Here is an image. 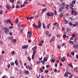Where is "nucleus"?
<instances>
[{"instance_id": "1", "label": "nucleus", "mask_w": 78, "mask_h": 78, "mask_svg": "<svg viewBox=\"0 0 78 78\" xmlns=\"http://www.w3.org/2000/svg\"><path fill=\"white\" fill-rule=\"evenodd\" d=\"M38 26L37 25H36L35 23H34L33 24V25L34 27H35L36 28H41V21L39 20L38 22Z\"/></svg>"}, {"instance_id": "2", "label": "nucleus", "mask_w": 78, "mask_h": 78, "mask_svg": "<svg viewBox=\"0 0 78 78\" xmlns=\"http://www.w3.org/2000/svg\"><path fill=\"white\" fill-rule=\"evenodd\" d=\"M77 15V12L76 10H73L71 11V15H74V16H76Z\"/></svg>"}, {"instance_id": "3", "label": "nucleus", "mask_w": 78, "mask_h": 78, "mask_svg": "<svg viewBox=\"0 0 78 78\" xmlns=\"http://www.w3.org/2000/svg\"><path fill=\"white\" fill-rule=\"evenodd\" d=\"M2 29L5 30L4 31L5 33H8L9 32V29H8V28H7L6 27H3Z\"/></svg>"}, {"instance_id": "4", "label": "nucleus", "mask_w": 78, "mask_h": 78, "mask_svg": "<svg viewBox=\"0 0 78 78\" xmlns=\"http://www.w3.org/2000/svg\"><path fill=\"white\" fill-rule=\"evenodd\" d=\"M47 16H53V15H54V14H53V12H48L47 13Z\"/></svg>"}, {"instance_id": "5", "label": "nucleus", "mask_w": 78, "mask_h": 78, "mask_svg": "<svg viewBox=\"0 0 78 78\" xmlns=\"http://www.w3.org/2000/svg\"><path fill=\"white\" fill-rule=\"evenodd\" d=\"M66 5V4L65 3H62V4L60 5V6L61 8H62V9H63L64 8V7H65V6Z\"/></svg>"}, {"instance_id": "6", "label": "nucleus", "mask_w": 78, "mask_h": 78, "mask_svg": "<svg viewBox=\"0 0 78 78\" xmlns=\"http://www.w3.org/2000/svg\"><path fill=\"white\" fill-rule=\"evenodd\" d=\"M36 51H33V55L32 57V59H34V55H35V54H36Z\"/></svg>"}, {"instance_id": "7", "label": "nucleus", "mask_w": 78, "mask_h": 78, "mask_svg": "<svg viewBox=\"0 0 78 78\" xmlns=\"http://www.w3.org/2000/svg\"><path fill=\"white\" fill-rule=\"evenodd\" d=\"M69 72H66L65 73V74L64 75V76H65V77H68V75H69Z\"/></svg>"}, {"instance_id": "8", "label": "nucleus", "mask_w": 78, "mask_h": 78, "mask_svg": "<svg viewBox=\"0 0 78 78\" xmlns=\"http://www.w3.org/2000/svg\"><path fill=\"white\" fill-rule=\"evenodd\" d=\"M73 47L74 48H75V49H78V44H74Z\"/></svg>"}, {"instance_id": "9", "label": "nucleus", "mask_w": 78, "mask_h": 78, "mask_svg": "<svg viewBox=\"0 0 78 78\" xmlns=\"http://www.w3.org/2000/svg\"><path fill=\"white\" fill-rule=\"evenodd\" d=\"M28 45L23 46H22V48L23 49H25V48H28Z\"/></svg>"}, {"instance_id": "10", "label": "nucleus", "mask_w": 78, "mask_h": 78, "mask_svg": "<svg viewBox=\"0 0 78 78\" xmlns=\"http://www.w3.org/2000/svg\"><path fill=\"white\" fill-rule=\"evenodd\" d=\"M68 66H70L71 68H73V66H72V63H71L68 64Z\"/></svg>"}, {"instance_id": "11", "label": "nucleus", "mask_w": 78, "mask_h": 78, "mask_svg": "<svg viewBox=\"0 0 78 78\" xmlns=\"http://www.w3.org/2000/svg\"><path fill=\"white\" fill-rule=\"evenodd\" d=\"M65 57L62 58H61V61L62 62H64L65 61Z\"/></svg>"}, {"instance_id": "12", "label": "nucleus", "mask_w": 78, "mask_h": 78, "mask_svg": "<svg viewBox=\"0 0 78 78\" xmlns=\"http://www.w3.org/2000/svg\"><path fill=\"white\" fill-rule=\"evenodd\" d=\"M48 59V57L45 58H44V62H47V60Z\"/></svg>"}, {"instance_id": "13", "label": "nucleus", "mask_w": 78, "mask_h": 78, "mask_svg": "<svg viewBox=\"0 0 78 78\" xmlns=\"http://www.w3.org/2000/svg\"><path fill=\"white\" fill-rule=\"evenodd\" d=\"M68 6H69V5L67 4L65 8H66L67 9H69V8Z\"/></svg>"}, {"instance_id": "14", "label": "nucleus", "mask_w": 78, "mask_h": 78, "mask_svg": "<svg viewBox=\"0 0 78 78\" xmlns=\"http://www.w3.org/2000/svg\"><path fill=\"white\" fill-rule=\"evenodd\" d=\"M15 63L16 66H18V65H19V64L18 63V62H17V60H16L15 61Z\"/></svg>"}, {"instance_id": "15", "label": "nucleus", "mask_w": 78, "mask_h": 78, "mask_svg": "<svg viewBox=\"0 0 78 78\" xmlns=\"http://www.w3.org/2000/svg\"><path fill=\"white\" fill-rule=\"evenodd\" d=\"M6 22L7 23H11V21L9 20H7L6 21Z\"/></svg>"}, {"instance_id": "16", "label": "nucleus", "mask_w": 78, "mask_h": 78, "mask_svg": "<svg viewBox=\"0 0 78 78\" xmlns=\"http://www.w3.org/2000/svg\"><path fill=\"white\" fill-rule=\"evenodd\" d=\"M37 49V46H35L32 48V50H36Z\"/></svg>"}, {"instance_id": "17", "label": "nucleus", "mask_w": 78, "mask_h": 78, "mask_svg": "<svg viewBox=\"0 0 78 78\" xmlns=\"http://www.w3.org/2000/svg\"><path fill=\"white\" fill-rule=\"evenodd\" d=\"M55 37H53L51 39V41H55Z\"/></svg>"}, {"instance_id": "18", "label": "nucleus", "mask_w": 78, "mask_h": 78, "mask_svg": "<svg viewBox=\"0 0 78 78\" xmlns=\"http://www.w3.org/2000/svg\"><path fill=\"white\" fill-rule=\"evenodd\" d=\"M65 22V24H67L68 23V21L67 20H64Z\"/></svg>"}, {"instance_id": "19", "label": "nucleus", "mask_w": 78, "mask_h": 78, "mask_svg": "<svg viewBox=\"0 0 78 78\" xmlns=\"http://www.w3.org/2000/svg\"><path fill=\"white\" fill-rule=\"evenodd\" d=\"M6 7L7 9H10V8H11V7L10 6H9L8 5H7L6 6Z\"/></svg>"}, {"instance_id": "20", "label": "nucleus", "mask_w": 78, "mask_h": 78, "mask_svg": "<svg viewBox=\"0 0 78 78\" xmlns=\"http://www.w3.org/2000/svg\"><path fill=\"white\" fill-rule=\"evenodd\" d=\"M74 42L75 43H77V41H78V38H75V39H74Z\"/></svg>"}, {"instance_id": "21", "label": "nucleus", "mask_w": 78, "mask_h": 78, "mask_svg": "<svg viewBox=\"0 0 78 78\" xmlns=\"http://www.w3.org/2000/svg\"><path fill=\"white\" fill-rule=\"evenodd\" d=\"M45 34L46 35H47V36H48V34H49V32L48 31H46L45 32Z\"/></svg>"}, {"instance_id": "22", "label": "nucleus", "mask_w": 78, "mask_h": 78, "mask_svg": "<svg viewBox=\"0 0 78 78\" xmlns=\"http://www.w3.org/2000/svg\"><path fill=\"white\" fill-rule=\"evenodd\" d=\"M32 36V31L30 32V37H31Z\"/></svg>"}, {"instance_id": "23", "label": "nucleus", "mask_w": 78, "mask_h": 78, "mask_svg": "<svg viewBox=\"0 0 78 78\" xmlns=\"http://www.w3.org/2000/svg\"><path fill=\"white\" fill-rule=\"evenodd\" d=\"M69 24L70 26H72V25H73V24H72V22H69Z\"/></svg>"}, {"instance_id": "24", "label": "nucleus", "mask_w": 78, "mask_h": 78, "mask_svg": "<svg viewBox=\"0 0 78 78\" xmlns=\"http://www.w3.org/2000/svg\"><path fill=\"white\" fill-rule=\"evenodd\" d=\"M47 8H44L42 9V11L44 12H45V11H47Z\"/></svg>"}, {"instance_id": "25", "label": "nucleus", "mask_w": 78, "mask_h": 78, "mask_svg": "<svg viewBox=\"0 0 78 78\" xmlns=\"http://www.w3.org/2000/svg\"><path fill=\"white\" fill-rule=\"evenodd\" d=\"M12 41L14 42V43H16L17 40L16 39H13L12 40Z\"/></svg>"}, {"instance_id": "26", "label": "nucleus", "mask_w": 78, "mask_h": 78, "mask_svg": "<svg viewBox=\"0 0 78 78\" xmlns=\"http://www.w3.org/2000/svg\"><path fill=\"white\" fill-rule=\"evenodd\" d=\"M25 73H27V74H29V72L28 71L25 70Z\"/></svg>"}, {"instance_id": "27", "label": "nucleus", "mask_w": 78, "mask_h": 78, "mask_svg": "<svg viewBox=\"0 0 78 78\" xmlns=\"http://www.w3.org/2000/svg\"><path fill=\"white\" fill-rule=\"evenodd\" d=\"M77 67L75 68L74 69V70L76 72H77V71H78V69H77Z\"/></svg>"}, {"instance_id": "28", "label": "nucleus", "mask_w": 78, "mask_h": 78, "mask_svg": "<svg viewBox=\"0 0 78 78\" xmlns=\"http://www.w3.org/2000/svg\"><path fill=\"white\" fill-rule=\"evenodd\" d=\"M72 4H73V5H75V3H76V2L75 1H72Z\"/></svg>"}, {"instance_id": "29", "label": "nucleus", "mask_w": 78, "mask_h": 78, "mask_svg": "<svg viewBox=\"0 0 78 78\" xmlns=\"http://www.w3.org/2000/svg\"><path fill=\"white\" fill-rule=\"evenodd\" d=\"M32 67H33V65H32V64H31V63L30 64V69H31V70H32Z\"/></svg>"}, {"instance_id": "30", "label": "nucleus", "mask_w": 78, "mask_h": 78, "mask_svg": "<svg viewBox=\"0 0 78 78\" xmlns=\"http://www.w3.org/2000/svg\"><path fill=\"white\" fill-rule=\"evenodd\" d=\"M59 12H61V11H62V9L60 8L58 10Z\"/></svg>"}, {"instance_id": "31", "label": "nucleus", "mask_w": 78, "mask_h": 78, "mask_svg": "<svg viewBox=\"0 0 78 78\" xmlns=\"http://www.w3.org/2000/svg\"><path fill=\"white\" fill-rule=\"evenodd\" d=\"M18 19H16L15 20V23H18Z\"/></svg>"}, {"instance_id": "32", "label": "nucleus", "mask_w": 78, "mask_h": 78, "mask_svg": "<svg viewBox=\"0 0 78 78\" xmlns=\"http://www.w3.org/2000/svg\"><path fill=\"white\" fill-rule=\"evenodd\" d=\"M27 37H30V32L29 31L28 32V33H27Z\"/></svg>"}, {"instance_id": "33", "label": "nucleus", "mask_w": 78, "mask_h": 78, "mask_svg": "<svg viewBox=\"0 0 78 78\" xmlns=\"http://www.w3.org/2000/svg\"><path fill=\"white\" fill-rule=\"evenodd\" d=\"M25 6V5L24 4L22 5H20V8H23V6Z\"/></svg>"}, {"instance_id": "34", "label": "nucleus", "mask_w": 78, "mask_h": 78, "mask_svg": "<svg viewBox=\"0 0 78 78\" xmlns=\"http://www.w3.org/2000/svg\"><path fill=\"white\" fill-rule=\"evenodd\" d=\"M26 69H28L30 70V66H26Z\"/></svg>"}, {"instance_id": "35", "label": "nucleus", "mask_w": 78, "mask_h": 78, "mask_svg": "<svg viewBox=\"0 0 78 78\" xmlns=\"http://www.w3.org/2000/svg\"><path fill=\"white\" fill-rule=\"evenodd\" d=\"M49 71L48 70H45L44 71V73H48Z\"/></svg>"}, {"instance_id": "36", "label": "nucleus", "mask_w": 78, "mask_h": 78, "mask_svg": "<svg viewBox=\"0 0 78 78\" xmlns=\"http://www.w3.org/2000/svg\"><path fill=\"white\" fill-rule=\"evenodd\" d=\"M70 31V29H67L66 30V31L67 32H69Z\"/></svg>"}, {"instance_id": "37", "label": "nucleus", "mask_w": 78, "mask_h": 78, "mask_svg": "<svg viewBox=\"0 0 78 78\" xmlns=\"http://www.w3.org/2000/svg\"><path fill=\"white\" fill-rule=\"evenodd\" d=\"M9 2H11L12 3L14 2V0H10L9 1Z\"/></svg>"}, {"instance_id": "38", "label": "nucleus", "mask_w": 78, "mask_h": 78, "mask_svg": "<svg viewBox=\"0 0 78 78\" xmlns=\"http://www.w3.org/2000/svg\"><path fill=\"white\" fill-rule=\"evenodd\" d=\"M49 28H50V26L48 24L47 27V29H49Z\"/></svg>"}, {"instance_id": "39", "label": "nucleus", "mask_w": 78, "mask_h": 78, "mask_svg": "<svg viewBox=\"0 0 78 78\" xmlns=\"http://www.w3.org/2000/svg\"><path fill=\"white\" fill-rule=\"evenodd\" d=\"M14 53H15V52H14V51H12L11 52V54H12V55H14Z\"/></svg>"}, {"instance_id": "40", "label": "nucleus", "mask_w": 78, "mask_h": 78, "mask_svg": "<svg viewBox=\"0 0 78 78\" xmlns=\"http://www.w3.org/2000/svg\"><path fill=\"white\" fill-rule=\"evenodd\" d=\"M73 27H75L76 26V24H74L73 25Z\"/></svg>"}, {"instance_id": "41", "label": "nucleus", "mask_w": 78, "mask_h": 78, "mask_svg": "<svg viewBox=\"0 0 78 78\" xmlns=\"http://www.w3.org/2000/svg\"><path fill=\"white\" fill-rule=\"evenodd\" d=\"M71 53L73 55H75V52H73V51Z\"/></svg>"}, {"instance_id": "42", "label": "nucleus", "mask_w": 78, "mask_h": 78, "mask_svg": "<svg viewBox=\"0 0 78 78\" xmlns=\"http://www.w3.org/2000/svg\"><path fill=\"white\" fill-rule=\"evenodd\" d=\"M55 61V59L51 60V62H54Z\"/></svg>"}, {"instance_id": "43", "label": "nucleus", "mask_w": 78, "mask_h": 78, "mask_svg": "<svg viewBox=\"0 0 78 78\" xmlns=\"http://www.w3.org/2000/svg\"><path fill=\"white\" fill-rule=\"evenodd\" d=\"M3 13V11L2 10H0V14H2Z\"/></svg>"}, {"instance_id": "44", "label": "nucleus", "mask_w": 78, "mask_h": 78, "mask_svg": "<svg viewBox=\"0 0 78 78\" xmlns=\"http://www.w3.org/2000/svg\"><path fill=\"white\" fill-rule=\"evenodd\" d=\"M63 38H66V34L63 35Z\"/></svg>"}, {"instance_id": "45", "label": "nucleus", "mask_w": 78, "mask_h": 78, "mask_svg": "<svg viewBox=\"0 0 78 78\" xmlns=\"http://www.w3.org/2000/svg\"><path fill=\"white\" fill-rule=\"evenodd\" d=\"M50 67V65H48L46 66V68H48V67Z\"/></svg>"}, {"instance_id": "46", "label": "nucleus", "mask_w": 78, "mask_h": 78, "mask_svg": "<svg viewBox=\"0 0 78 78\" xmlns=\"http://www.w3.org/2000/svg\"><path fill=\"white\" fill-rule=\"evenodd\" d=\"M40 70H41V73H42V72H43L44 71H43V70H42V68H40Z\"/></svg>"}, {"instance_id": "47", "label": "nucleus", "mask_w": 78, "mask_h": 78, "mask_svg": "<svg viewBox=\"0 0 78 78\" xmlns=\"http://www.w3.org/2000/svg\"><path fill=\"white\" fill-rule=\"evenodd\" d=\"M41 62H42L43 64H44V63H45V62L44 61H41Z\"/></svg>"}, {"instance_id": "48", "label": "nucleus", "mask_w": 78, "mask_h": 78, "mask_svg": "<svg viewBox=\"0 0 78 78\" xmlns=\"http://www.w3.org/2000/svg\"><path fill=\"white\" fill-rule=\"evenodd\" d=\"M38 45L40 46H42V43H39L38 44Z\"/></svg>"}, {"instance_id": "49", "label": "nucleus", "mask_w": 78, "mask_h": 78, "mask_svg": "<svg viewBox=\"0 0 78 78\" xmlns=\"http://www.w3.org/2000/svg\"><path fill=\"white\" fill-rule=\"evenodd\" d=\"M54 72H55V73H56V72H57V69H55L54 70Z\"/></svg>"}, {"instance_id": "50", "label": "nucleus", "mask_w": 78, "mask_h": 78, "mask_svg": "<svg viewBox=\"0 0 78 78\" xmlns=\"http://www.w3.org/2000/svg\"><path fill=\"white\" fill-rule=\"evenodd\" d=\"M14 65V62H12V63H11V66H13Z\"/></svg>"}, {"instance_id": "51", "label": "nucleus", "mask_w": 78, "mask_h": 78, "mask_svg": "<svg viewBox=\"0 0 78 78\" xmlns=\"http://www.w3.org/2000/svg\"><path fill=\"white\" fill-rule=\"evenodd\" d=\"M60 16L61 17H63V14H62V13H61V14H60Z\"/></svg>"}, {"instance_id": "52", "label": "nucleus", "mask_w": 78, "mask_h": 78, "mask_svg": "<svg viewBox=\"0 0 78 78\" xmlns=\"http://www.w3.org/2000/svg\"><path fill=\"white\" fill-rule=\"evenodd\" d=\"M28 4V2L27 1H25L24 3V5H25V4Z\"/></svg>"}, {"instance_id": "53", "label": "nucleus", "mask_w": 78, "mask_h": 78, "mask_svg": "<svg viewBox=\"0 0 78 78\" xmlns=\"http://www.w3.org/2000/svg\"><path fill=\"white\" fill-rule=\"evenodd\" d=\"M70 9H71V10H73V9H74V8H73L71 7H70Z\"/></svg>"}, {"instance_id": "54", "label": "nucleus", "mask_w": 78, "mask_h": 78, "mask_svg": "<svg viewBox=\"0 0 78 78\" xmlns=\"http://www.w3.org/2000/svg\"><path fill=\"white\" fill-rule=\"evenodd\" d=\"M69 19H70L71 20H73V18L71 17H70Z\"/></svg>"}, {"instance_id": "55", "label": "nucleus", "mask_w": 78, "mask_h": 78, "mask_svg": "<svg viewBox=\"0 0 78 78\" xmlns=\"http://www.w3.org/2000/svg\"><path fill=\"white\" fill-rule=\"evenodd\" d=\"M33 19V16L30 17V20H31V19Z\"/></svg>"}, {"instance_id": "56", "label": "nucleus", "mask_w": 78, "mask_h": 78, "mask_svg": "<svg viewBox=\"0 0 78 78\" xmlns=\"http://www.w3.org/2000/svg\"><path fill=\"white\" fill-rule=\"evenodd\" d=\"M73 37H75V34H73L72 35Z\"/></svg>"}, {"instance_id": "57", "label": "nucleus", "mask_w": 78, "mask_h": 78, "mask_svg": "<svg viewBox=\"0 0 78 78\" xmlns=\"http://www.w3.org/2000/svg\"><path fill=\"white\" fill-rule=\"evenodd\" d=\"M16 8H20V6H18L17 5H16Z\"/></svg>"}, {"instance_id": "58", "label": "nucleus", "mask_w": 78, "mask_h": 78, "mask_svg": "<svg viewBox=\"0 0 78 78\" xmlns=\"http://www.w3.org/2000/svg\"><path fill=\"white\" fill-rule=\"evenodd\" d=\"M7 67H8V68H9V67H10V64H8V65L7 66Z\"/></svg>"}, {"instance_id": "59", "label": "nucleus", "mask_w": 78, "mask_h": 78, "mask_svg": "<svg viewBox=\"0 0 78 78\" xmlns=\"http://www.w3.org/2000/svg\"><path fill=\"white\" fill-rule=\"evenodd\" d=\"M42 57H41V58H40L39 59V61H40V60L41 61V60H42Z\"/></svg>"}, {"instance_id": "60", "label": "nucleus", "mask_w": 78, "mask_h": 78, "mask_svg": "<svg viewBox=\"0 0 78 78\" xmlns=\"http://www.w3.org/2000/svg\"><path fill=\"white\" fill-rule=\"evenodd\" d=\"M70 6H72V7H73V6H74V5H73V4H71Z\"/></svg>"}, {"instance_id": "61", "label": "nucleus", "mask_w": 78, "mask_h": 78, "mask_svg": "<svg viewBox=\"0 0 78 78\" xmlns=\"http://www.w3.org/2000/svg\"><path fill=\"white\" fill-rule=\"evenodd\" d=\"M58 47L59 49H60V48H61V46L59 45L58 46Z\"/></svg>"}, {"instance_id": "62", "label": "nucleus", "mask_w": 78, "mask_h": 78, "mask_svg": "<svg viewBox=\"0 0 78 78\" xmlns=\"http://www.w3.org/2000/svg\"><path fill=\"white\" fill-rule=\"evenodd\" d=\"M13 27L11 26L9 27V29H11V28H12Z\"/></svg>"}, {"instance_id": "63", "label": "nucleus", "mask_w": 78, "mask_h": 78, "mask_svg": "<svg viewBox=\"0 0 78 78\" xmlns=\"http://www.w3.org/2000/svg\"><path fill=\"white\" fill-rule=\"evenodd\" d=\"M69 78H72V76L70 75V76H69Z\"/></svg>"}, {"instance_id": "64", "label": "nucleus", "mask_w": 78, "mask_h": 78, "mask_svg": "<svg viewBox=\"0 0 78 78\" xmlns=\"http://www.w3.org/2000/svg\"><path fill=\"white\" fill-rule=\"evenodd\" d=\"M62 30H63V31H64V30H65V28H64V27H62Z\"/></svg>"}]
</instances>
